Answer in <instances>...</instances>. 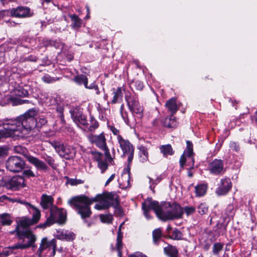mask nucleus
Returning a JSON list of instances; mask_svg holds the SVG:
<instances>
[{
  "instance_id": "nucleus-51",
  "label": "nucleus",
  "mask_w": 257,
  "mask_h": 257,
  "mask_svg": "<svg viewBox=\"0 0 257 257\" xmlns=\"http://www.w3.org/2000/svg\"><path fill=\"white\" fill-rule=\"evenodd\" d=\"M229 148L231 150L235 152H238L240 149L238 143L235 142H230L229 144Z\"/></svg>"
},
{
  "instance_id": "nucleus-22",
  "label": "nucleus",
  "mask_w": 257,
  "mask_h": 257,
  "mask_svg": "<svg viewBox=\"0 0 257 257\" xmlns=\"http://www.w3.org/2000/svg\"><path fill=\"white\" fill-rule=\"evenodd\" d=\"M95 158V160L97 162L98 167L101 170V173H103L108 167L106 161L103 160V156L101 154H96Z\"/></svg>"
},
{
  "instance_id": "nucleus-39",
  "label": "nucleus",
  "mask_w": 257,
  "mask_h": 257,
  "mask_svg": "<svg viewBox=\"0 0 257 257\" xmlns=\"http://www.w3.org/2000/svg\"><path fill=\"white\" fill-rule=\"evenodd\" d=\"M15 93L17 95L20 97H26L29 94L27 89L20 87L19 88L16 89Z\"/></svg>"
},
{
  "instance_id": "nucleus-32",
  "label": "nucleus",
  "mask_w": 257,
  "mask_h": 257,
  "mask_svg": "<svg viewBox=\"0 0 257 257\" xmlns=\"http://www.w3.org/2000/svg\"><path fill=\"white\" fill-rule=\"evenodd\" d=\"M74 81L78 85H84L85 87H87L88 79L85 75H77L75 77Z\"/></svg>"
},
{
  "instance_id": "nucleus-16",
  "label": "nucleus",
  "mask_w": 257,
  "mask_h": 257,
  "mask_svg": "<svg viewBox=\"0 0 257 257\" xmlns=\"http://www.w3.org/2000/svg\"><path fill=\"white\" fill-rule=\"evenodd\" d=\"M231 187L232 184L230 179L225 177L221 179L215 192L218 196L225 195L229 192Z\"/></svg>"
},
{
  "instance_id": "nucleus-11",
  "label": "nucleus",
  "mask_w": 257,
  "mask_h": 257,
  "mask_svg": "<svg viewBox=\"0 0 257 257\" xmlns=\"http://www.w3.org/2000/svg\"><path fill=\"white\" fill-rule=\"evenodd\" d=\"M187 148L184 151L183 154L181 156L180 159V164L182 168H183L185 163L190 166V168H193L194 164V160L193 157V144L189 141L186 142Z\"/></svg>"
},
{
  "instance_id": "nucleus-46",
  "label": "nucleus",
  "mask_w": 257,
  "mask_h": 257,
  "mask_svg": "<svg viewBox=\"0 0 257 257\" xmlns=\"http://www.w3.org/2000/svg\"><path fill=\"white\" fill-rule=\"evenodd\" d=\"M198 211L201 215L206 213L208 211V206L205 203H201L198 206Z\"/></svg>"
},
{
  "instance_id": "nucleus-60",
  "label": "nucleus",
  "mask_w": 257,
  "mask_h": 257,
  "mask_svg": "<svg viewBox=\"0 0 257 257\" xmlns=\"http://www.w3.org/2000/svg\"><path fill=\"white\" fill-rule=\"evenodd\" d=\"M29 101L28 100H18V103L16 104H22L25 103H29Z\"/></svg>"
},
{
  "instance_id": "nucleus-45",
  "label": "nucleus",
  "mask_w": 257,
  "mask_h": 257,
  "mask_svg": "<svg viewBox=\"0 0 257 257\" xmlns=\"http://www.w3.org/2000/svg\"><path fill=\"white\" fill-rule=\"evenodd\" d=\"M50 45L51 46H53L56 49H62L64 46V45L60 41H49L48 42V45Z\"/></svg>"
},
{
  "instance_id": "nucleus-1",
  "label": "nucleus",
  "mask_w": 257,
  "mask_h": 257,
  "mask_svg": "<svg viewBox=\"0 0 257 257\" xmlns=\"http://www.w3.org/2000/svg\"><path fill=\"white\" fill-rule=\"evenodd\" d=\"M37 115L34 109H30L24 114L10 120L4 124V129L0 130V141L8 137L19 139L27 137L37 126L42 127L47 122L46 118L41 116L38 120L35 118Z\"/></svg>"
},
{
  "instance_id": "nucleus-49",
  "label": "nucleus",
  "mask_w": 257,
  "mask_h": 257,
  "mask_svg": "<svg viewBox=\"0 0 257 257\" xmlns=\"http://www.w3.org/2000/svg\"><path fill=\"white\" fill-rule=\"evenodd\" d=\"M108 128L112 132L113 135L116 137L117 140H118V137L121 136L119 134V131L114 126L108 125Z\"/></svg>"
},
{
  "instance_id": "nucleus-15",
  "label": "nucleus",
  "mask_w": 257,
  "mask_h": 257,
  "mask_svg": "<svg viewBox=\"0 0 257 257\" xmlns=\"http://www.w3.org/2000/svg\"><path fill=\"white\" fill-rule=\"evenodd\" d=\"M208 170L210 174L214 175L223 174L225 171L223 161L220 159H214L209 164Z\"/></svg>"
},
{
  "instance_id": "nucleus-26",
  "label": "nucleus",
  "mask_w": 257,
  "mask_h": 257,
  "mask_svg": "<svg viewBox=\"0 0 257 257\" xmlns=\"http://www.w3.org/2000/svg\"><path fill=\"white\" fill-rule=\"evenodd\" d=\"M164 252L170 257H178V251L175 246L169 245L164 247Z\"/></svg>"
},
{
  "instance_id": "nucleus-47",
  "label": "nucleus",
  "mask_w": 257,
  "mask_h": 257,
  "mask_svg": "<svg viewBox=\"0 0 257 257\" xmlns=\"http://www.w3.org/2000/svg\"><path fill=\"white\" fill-rule=\"evenodd\" d=\"M82 183H83V181L77 179H68L66 181V184H70L71 186H75Z\"/></svg>"
},
{
  "instance_id": "nucleus-2",
  "label": "nucleus",
  "mask_w": 257,
  "mask_h": 257,
  "mask_svg": "<svg viewBox=\"0 0 257 257\" xmlns=\"http://www.w3.org/2000/svg\"><path fill=\"white\" fill-rule=\"evenodd\" d=\"M12 202H17L21 204H26L30 214L32 215V218L26 217H23L17 220V226L15 231L20 239L24 240V243H19L15 247L22 248H27L33 245L36 241V236L32 232L28 229L27 227L30 225L37 223L41 217L40 210L30 204L17 199H11Z\"/></svg>"
},
{
  "instance_id": "nucleus-36",
  "label": "nucleus",
  "mask_w": 257,
  "mask_h": 257,
  "mask_svg": "<svg viewBox=\"0 0 257 257\" xmlns=\"http://www.w3.org/2000/svg\"><path fill=\"white\" fill-rule=\"evenodd\" d=\"M42 158L53 168H56V165L54 163V160L52 157L47 155H44L42 156Z\"/></svg>"
},
{
  "instance_id": "nucleus-53",
  "label": "nucleus",
  "mask_w": 257,
  "mask_h": 257,
  "mask_svg": "<svg viewBox=\"0 0 257 257\" xmlns=\"http://www.w3.org/2000/svg\"><path fill=\"white\" fill-rule=\"evenodd\" d=\"M23 175L25 176H26V177H34L35 176V174L34 173V172L30 170V169H28V170H25L23 171Z\"/></svg>"
},
{
  "instance_id": "nucleus-52",
  "label": "nucleus",
  "mask_w": 257,
  "mask_h": 257,
  "mask_svg": "<svg viewBox=\"0 0 257 257\" xmlns=\"http://www.w3.org/2000/svg\"><path fill=\"white\" fill-rule=\"evenodd\" d=\"M122 107H123V106L122 105L121 106V116H122L123 119L124 120V121H125V122L128 125H131L130 120H129V119L127 118V113L126 112H123L122 111V110H121Z\"/></svg>"
},
{
  "instance_id": "nucleus-41",
  "label": "nucleus",
  "mask_w": 257,
  "mask_h": 257,
  "mask_svg": "<svg viewBox=\"0 0 257 257\" xmlns=\"http://www.w3.org/2000/svg\"><path fill=\"white\" fill-rule=\"evenodd\" d=\"M42 79L44 82L47 83H53L59 79V78L52 77L48 74L44 75Z\"/></svg>"
},
{
  "instance_id": "nucleus-33",
  "label": "nucleus",
  "mask_w": 257,
  "mask_h": 257,
  "mask_svg": "<svg viewBox=\"0 0 257 257\" xmlns=\"http://www.w3.org/2000/svg\"><path fill=\"white\" fill-rule=\"evenodd\" d=\"M164 125L166 127L173 128L177 126V122L175 117L172 115L170 117L166 118Z\"/></svg>"
},
{
  "instance_id": "nucleus-50",
  "label": "nucleus",
  "mask_w": 257,
  "mask_h": 257,
  "mask_svg": "<svg viewBox=\"0 0 257 257\" xmlns=\"http://www.w3.org/2000/svg\"><path fill=\"white\" fill-rule=\"evenodd\" d=\"M51 144L55 148L57 153L59 152L61 149L63 148V145H62L60 142L53 141L51 142Z\"/></svg>"
},
{
  "instance_id": "nucleus-17",
  "label": "nucleus",
  "mask_w": 257,
  "mask_h": 257,
  "mask_svg": "<svg viewBox=\"0 0 257 257\" xmlns=\"http://www.w3.org/2000/svg\"><path fill=\"white\" fill-rule=\"evenodd\" d=\"M24 156L27 160L31 164L34 165L38 170L47 171L48 166L43 161L38 158L31 155L29 154H25Z\"/></svg>"
},
{
  "instance_id": "nucleus-10",
  "label": "nucleus",
  "mask_w": 257,
  "mask_h": 257,
  "mask_svg": "<svg viewBox=\"0 0 257 257\" xmlns=\"http://www.w3.org/2000/svg\"><path fill=\"white\" fill-rule=\"evenodd\" d=\"M56 248V240L55 239L50 240L46 237H43L41 239L37 253L39 257H42L46 254L47 250L52 249V255H54Z\"/></svg>"
},
{
  "instance_id": "nucleus-42",
  "label": "nucleus",
  "mask_w": 257,
  "mask_h": 257,
  "mask_svg": "<svg viewBox=\"0 0 257 257\" xmlns=\"http://www.w3.org/2000/svg\"><path fill=\"white\" fill-rule=\"evenodd\" d=\"M171 235V238L175 240L181 239L182 237V234L181 232L177 229H175L172 233Z\"/></svg>"
},
{
  "instance_id": "nucleus-57",
  "label": "nucleus",
  "mask_w": 257,
  "mask_h": 257,
  "mask_svg": "<svg viewBox=\"0 0 257 257\" xmlns=\"http://www.w3.org/2000/svg\"><path fill=\"white\" fill-rule=\"evenodd\" d=\"M136 86L138 89L142 90L143 88V83L140 81H137L136 82Z\"/></svg>"
},
{
  "instance_id": "nucleus-61",
  "label": "nucleus",
  "mask_w": 257,
  "mask_h": 257,
  "mask_svg": "<svg viewBox=\"0 0 257 257\" xmlns=\"http://www.w3.org/2000/svg\"><path fill=\"white\" fill-rule=\"evenodd\" d=\"M57 111L60 117H63V109L61 107L58 108Z\"/></svg>"
},
{
  "instance_id": "nucleus-6",
  "label": "nucleus",
  "mask_w": 257,
  "mask_h": 257,
  "mask_svg": "<svg viewBox=\"0 0 257 257\" xmlns=\"http://www.w3.org/2000/svg\"><path fill=\"white\" fill-rule=\"evenodd\" d=\"M34 14L33 11L27 7H18L7 11L0 12V17L10 15L11 16L19 18L30 17Z\"/></svg>"
},
{
  "instance_id": "nucleus-64",
  "label": "nucleus",
  "mask_w": 257,
  "mask_h": 257,
  "mask_svg": "<svg viewBox=\"0 0 257 257\" xmlns=\"http://www.w3.org/2000/svg\"><path fill=\"white\" fill-rule=\"evenodd\" d=\"M172 229V227L170 226H168L167 228V230L169 234H171L170 231Z\"/></svg>"
},
{
  "instance_id": "nucleus-35",
  "label": "nucleus",
  "mask_w": 257,
  "mask_h": 257,
  "mask_svg": "<svg viewBox=\"0 0 257 257\" xmlns=\"http://www.w3.org/2000/svg\"><path fill=\"white\" fill-rule=\"evenodd\" d=\"M24 242V240L23 239L22 242L18 243L15 245L13 246L11 248L5 249L3 250V251L1 252V257H2L3 256H9L10 254L12 253V249H17V248L23 249L22 248L16 247L15 246H17V245H18V244H19V243H23Z\"/></svg>"
},
{
  "instance_id": "nucleus-3",
  "label": "nucleus",
  "mask_w": 257,
  "mask_h": 257,
  "mask_svg": "<svg viewBox=\"0 0 257 257\" xmlns=\"http://www.w3.org/2000/svg\"><path fill=\"white\" fill-rule=\"evenodd\" d=\"M95 202H99L94 206V208L97 210L104 209L110 206L108 199L100 194L92 198H89L85 195L77 196L69 200L68 203L71 206H74L81 218L85 219L90 216L91 211L90 205Z\"/></svg>"
},
{
  "instance_id": "nucleus-30",
  "label": "nucleus",
  "mask_w": 257,
  "mask_h": 257,
  "mask_svg": "<svg viewBox=\"0 0 257 257\" xmlns=\"http://www.w3.org/2000/svg\"><path fill=\"white\" fill-rule=\"evenodd\" d=\"M159 148L161 152L164 156L173 154V151L170 145H162Z\"/></svg>"
},
{
  "instance_id": "nucleus-54",
  "label": "nucleus",
  "mask_w": 257,
  "mask_h": 257,
  "mask_svg": "<svg viewBox=\"0 0 257 257\" xmlns=\"http://www.w3.org/2000/svg\"><path fill=\"white\" fill-rule=\"evenodd\" d=\"M14 151L18 153L19 154H22L24 153L26 150L24 148L21 147V146H16L14 148Z\"/></svg>"
},
{
  "instance_id": "nucleus-14",
  "label": "nucleus",
  "mask_w": 257,
  "mask_h": 257,
  "mask_svg": "<svg viewBox=\"0 0 257 257\" xmlns=\"http://www.w3.org/2000/svg\"><path fill=\"white\" fill-rule=\"evenodd\" d=\"M125 100L130 111L132 113H136L141 115L143 108L139 102L138 98L135 96L128 95L125 94Z\"/></svg>"
},
{
  "instance_id": "nucleus-40",
  "label": "nucleus",
  "mask_w": 257,
  "mask_h": 257,
  "mask_svg": "<svg viewBox=\"0 0 257 257\" xmlns=\"http://www.w3.org/2000/svg\"><path fill=\"white\" fill-rule=\"evenodd\" d=\"M223 245L220 243H215L213 244L212 251L214 254L217 255L223 249Z\"/></svg>"
},
{
  "instance_id": "nucleus-20",
  "label": "nucleus",
  "mask_w": 257,
  "mask_h": 257,
  "mask_svg": "<svg viewBox=\"0 0 257 257\" xmlns=\"http://www.w3.org/2000/svg\"><path fill=\"white\" fill-rule=\"evenodd\" d=\"M56 235L58 239L67 241L73 240L75 236L73 233L66 231H58Z\"/></svg>"
},
{
  "instance_id": "nucleus-34",
  "label": "nucleus",
  "mask_w": 257,
  "mask_h": 257,
  "mask_svg": "<svg viewBox=\"0 0 257 257\" xmlns=\"http://www.w3.org/2000/svg\"><path fill=\"white\" fill-rule=\"evenodd\" d=\"M98 126V122L94 119L93 117H90L89 122H88L87 130L88 131H94Z\"/></svg>"
},
{
  "instance_id": "nucleus-38",
  "label": "nucleus",
  "mask_w": 257,
  "mask_h": 257,
  "mask_svg": "<svg viewBox=\"0 0 257 257\" xmlns=\"http://www.w3.org/2000/svg\"><path fill=\"white\" fill-rule=\"evenodd\" d=\"M162 231L160 228L156 229L153 232L154 242L157 243L158 240L161 237Z\"/></svg>"
},
{
  "instance_id": "nucleus-55",
  "label": "nucleus",
  "mask_w": 257,
  "mask_h": 257,
  "mask_svg": "<svg viewBox=\"0 0 257 257\" xmlns=\"http://www.w3.org/2000/svg\"><path fill=\"white\" fill-rule=\"evenodd\" d=\"M115 176V174H112L106 181V182L105 184V186L108 185L114 179Z\"/></svg>"
},
{
  "instance_id": "nucleus-4",
  "label": "nucleus",
  "mask_w": 257,
  "mask_h": 257,
  "mask_svg": "<svg viewBox=\"0 0 257 257\" xmlns=\"http://www.w3.org/2000/svg\"><path fill=\"white\" fill-rule=\"evenodd\" d=\"M142 209L144 215L148 219L151 218L149 215L150 210H153L157 216L164 221L180 218L183 214V209L179 205L169 204L164 210L159 205L158 202L153 201L151 198H148L142 203Z\"/></svg>"
},
{
  "instance_id": "nucleus-62",
  "label": "nucleus",
  "mask_w": 257,
  "mask_h": 257,
  "mask_svg": "<svg viewBox=\"0 0 257 257\" xmlns=\"http://www.w3.org/2000/svg\"><path fill=\"white\" fill-rule=\"evenodd\" d=\"M4 53L3 52H0V64L4 60Z\"/></svg>"
},
{
  "instance_id": "nucleus-43",
  "label": "nucleus",
  "mask_w": 257,
  "mask_h": 257,
  "mask_svg": "<svg viewBox=\"0 0 257 257\" xmlns=\"http://www.w3.org/2000/svg\"><path fill=\"white\" fill-rule=\"evenodd\" d=\"M234 211L233 209V206L232 205H229L227 206L225 210V214H226V217L230 219L233 217L234 215Z\"/></svg>"
},
{
  "instance_id": "nucleus-37",
  "label": "nucleus",
  "mask_w": 257,
  "mask_h": 257,
  "mask_svg": "<svg viewBox=\"0 0 257 257\" xmlns=\"http://www.w3.org/2000/svg\"><path fill=\"white\" fill-rule=\"evenodd\" d=\"M149 179L150 183V188L153 192H154L155 186L161 181V177H157L155 180H153V179L150 177H149Z\"/></svg>"
},
{
  "instance_id": "nucleus-59",
  "label": "nucleus",
  "mask_w": 257,
  "mask_h": 257,
  "mask_svg": "<svg viewBox=\"0 0 257 257\" xmlns=\"http://www.w3.org/2000/svg\"><path fill=\"white\" fill-rule=\"evenodd\" d=\"M7 150L5 148L0 147V156H3L7 153Z\"/></svg>"
},
{
  "instance_id": "nucleus-13",
  "label": "nucleus",
  "mask_w": 257,
  "mask_h": 257,
  "mask_svg": "<svg viewBox=\"0 0 257 257\" xmlns=\"http://www.w3.org/2000/svg\"><path fill=\"white\" fill-rule=\"evenodd\" d=\"M70 113L74 122L80 127L86 130L88 122L82 114V111L76 108L71 110Z\"/></svg>"
},
{
  "instance_id": "nucleus-21",
  "label": "nucleus",
  "mask_w": 257,
  "mask_h": 257,
  "mask_svg": "<svg viewBox=\"0 0 257 257\" xmlns=\"http://www.w3.org/2000/svg\"><path fill=\"white\" fill-rule=\"evenodd\" d=\"M165 105L172 114L176 113L179 108V106L177 103L176 99L175 98H172L168 100Z\"/></svg>"
},
{
  "instance_id": "nucleus-56",
  "label": "nucleus",
  "mask_w": 257,
  "mask_h": 257,
  "mask_svg": "<svg viewBox=\"0 0 257 257\" xmlns=\"http://www.w3.org/2000/svg\"><path fill=\"white\" fill-rule=\"evenodd\" d=\"M97 85L95 84L94 82L90 84L89 86H88V84H87V87H85V88L87 89H97Z\"/></svg>"
},
{
  "instance_id": "nucleus-23",
  "label": "nucleus",
  "mask_w": 257,
  "mask_h": 257,
  "mask_svg": "<svg viewBox=\"0 0 257 257\" xmlns=\"http://www.w3.org/2000/svg\"><path fill=\"white\" fill-rule=\"evenodd\" d=\"M58 153L60 156L66 159H70L74 156V151L73 150L70 151L64 145L63 148L61 149Z\"/></svg>"
},
{
  "instance_id": "nucleus-24",
  "label": "nucleus",
  "mask_w": 257,
  "mask_h": 257,
  "mask_svg": "<svg viewBox=\"0 0 257 257\" xmlns=\"http://www.w3.org/2000/svg\"><path fill=\"white\" fill-rule=\"evenodd\" d=\"M123 91H124L123 87H119L114 92L113 99L111 101L112 103H116L119 100L122 99L123 96Z\"/></svg>"
},
{
  "instance_id": "nucleus-27",
  "label": "nucleus",
  "mask_w": 257,
  "mask_h": 257,
  "mask_svg": "<svg viewBox=\"0 0 257 257\" xmlns=\"http://www.w3.org/2000/svg\"><path fill=\"white\" fill-rule=\"evenodd\" d=\"M0 222L3 225H10L13 222V218L8 213H3L0 215Z\"/></svg>"
},
{
  "instance_id": "nucleus-28",
  "label": "nucleus",
  "mask_w": 257,
  "mask_h": 257,
  "mask_svg": "<svg viewBox=\"0 0 257 257\" xmlns=\"http://www.w3.org/2000/svg\"><path fill=\"white\" fill-rule=\"evenodd\" d=\"M70 18L72 22V27L74 29L79 28L82 24V20L76 15H70Z\"/></svg>"
},
{
  "instance_id": "nucleus-12",
  "label": "nucleus",
  "mask_w": 257,
  "mask_h": 257,
  "mask_svg": "<svg viewBox=\"0 0 257 257\" xmlns=\"http://www.w3.org/2000/svg\"><path fill=\"white\" fill-rule=\"evenodd\" d=\"M25 162L20 157L12 156L6 163L7 168L13 172H19L22 171L25 166Z\"/></svg>"
},
{
  "instance_id": "nucleus-7",
  "label": "nucleus",
  "mask_w": 257,
  "mask_h": 257,
  "mask_svg": "<svg viewBox=\"0 0 257 257\" xmlns=\"http://www.w3.org/2000/svg\"><path fill=\"white\" fill-rule=\"evenodd\" d=\"M117 142L122 152V156L127 157V166L128 167L133 159L134 148L128 140L124 139L121 136L118 137Z\"/></svg>"
},
{
  "instance_id": "nucleus-25",
  "label": "nucleus",
  "mask_w": 257,
  "mask_h": 257,
  "mask_svg": "<svg viewBox=\"0 0 257 257\" xmlns=\"http://www.w3.org/2000/svg\"><path fill=\"white\" fill-rule=\"evenodd\" d=\"M207 186L205 184H198L195 186V193L196 196L201 197L204 195L206 192Z\"/></svg>"
},
{
  "instance_id": "nucleus-8",
  "label": "nucleus",
  "mask_w": 257,
  "mask_h": 257,
  "mask_svg": "<svg viewBox=\"0 0 257 257\" xmlns=\"http://www.w3.org/2000/svg\"><path fill=\"white\" fill-rule=\"evenodd\" d=\"M89 141L92 144L105 151L106 158L110 163L112 159L110 156L109 150L106 146V139L104 133H102L98 135H91L88 136Z\"/></svg>"
},
{
  "instance_id": "nucleus-9",
  "label": "nucleus",
  "mask_w": 257,
  "mask_h": 257,
  "mask_svg": "<svg viewBox=\"0 0 257 257\" xmlns=\"http://www.w3.org/2000/svg\"><path fill=\"white\" fill-rule=\"evenodd\" d=\"M6 186L7 189L17 190L25 186V180L23 177L15 176L7 180H0V187Z\"/></svg>"
},
{
  "instance_id": "nucleus-19",
  "label": "nucleus",
  "mask_w": 257,
  "mask_h": 257,
  "mask_svg": "<svg viewBox=\"0 0 257 257\" xmlns=\"http://www.w3.org/2000/svg\"><path fill=\"white\" fill-rule=\"evenodd\" d=\"M4 73V74L1 76V79L5 82H10L11 80H14L15 77H18V74L11 69L5 70Z\"/></svg>"
},
{
  "instance_id": "nucleus-44",
  "label": "nucleus",
  "mask_w": 257,
  "mask_h": 257,
  "mask_svg": "<svg viewBox=\"0 0 257 257\" xmlns=\"http://www.w3.org/2000/svg\"><path fill=\"white\" fill-rule=\"evenodd\" d=\"M101 221L104 223H110L111 222L113 217L110 214L101 215L100 216Z\"/></svg>"
},
{
  "instance_id": "nucleus-18",
  "label": "nucleus",
  "mask_w": 257,
  "mask_h": 257,
  "mask_svg": "<svg viewBox=\"0 0 257 257\" xmlns=\"http://www.w3.org/2000/svg\"><path fill=\"white\" fill-rule=\"evenodd\" d=\"M40 205L44 209H51L54 206V199L51 195L43 194L41 197Z\"/></svg>"
},
{
  "instance_id": "nucleus-63",
  "label": "nucleus",
  "mask_w": 257,
  "mask_h": 257,
  "mask_svg": "<svg viewBox=\"0 0 257 257\" xmlns=\"http://www.w3.org/2000/svg\"><path fill=\"white\" fill-rule=\"evenodd\" d=\"M9 198L5 196H3L0 197V201L4 202L5 200L8 199Z\"/></svg>"
},
{
  "instance_id": "nucleus-5",
  "label": "nucleus",
  "mask_w": 257,
  "mask_h": 257,
  "mask_svg": "<svg viewBox=\"0 0 257 257\" xmlns=\"http://www.w3.org/2000/svg\"><path fill=\"white\" fill-rule=\"evenodd\" d=\"M66 219V211L63 208H58L56 206L52 208L50 216L44 223L39 225L40 228H46L56 222L63 223Z\"/></svg>"
},
{
  "instance_id": "nucleus-31",
  "label": "nucleus",
  "mask_w": 257,
  "mask_h": 257,
  "mask_svg": "<svg viewBox=\"0 0 257 257\" xmlns=\"http://www.w3.org/2000/svg\"><path fill=\"white\" fill-rule=\"evenodd\" d=\"M122 235L120 233V228L119 229V231L118 232L117 237V240L116 243V249L118 252V255L119 256H121V250L122 248Z\"/></svg>"
},
{
  "instance_id": "nucleus-29",
  "label": "nucleus",
  "mask_w": 257,
  "mask_h": 257,
  "mask_svg": "<svg viewBox=\"0 0 257 257\" xmlns=\"http://www.w3.org/2000/svg\"><path fill=\"white\" fill-rule=\"evenodd\" d=\"M139 155L141 158V161L143 163L146 162L148 160V153L147 149L143 146H141L139 147Z\"/></svg>"
},
{
  "instance_id": "nucleus-48",
  "label": "nucleus",
  "mask_w": 257,
  "mask_h": 257,
  "mask_svg": "<svg viewBox=\"0 0 257 257\" xmlns=\"http://www.w3.org/2000/svg\"><path fill=\"white\" fill-rule=\"evenodd\" d=\"M182 209H183V213H186L188 216L193 214L195 211V208L193 206H186L182 208Z\"/></svg>"
},
{
  "instance_id": "nucleus-58",
  "label": "nucleus",
  "mask_w": 257,
  "mask_h": 257,
  "mask_svg": "<svg viewBox=\"0 0 257 257\" xmlns=\"http://www.w3.org/2000/svg\"><path fill=\"white\" fill-rule=\"evenodd\" d=\"M226 225H224L222 223H217L216 225L217 227L219 229H222L223 231L226 230Z\"/></svg>"
}]
</instances>
